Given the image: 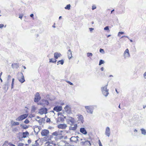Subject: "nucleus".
<instances>
[{"label":"nucleus","instance_id":"nucleus-1","mask_svg":"<svg viewBox=\"0 0 146 146\" xmlns=\"http://www.w3.org/2000/svg\"><path fill=\"white\" fill-rule=\"evenodd\" d=\"M108 85V84L104 87H102L101 88L102 94L106 97L109 94L108 92L109 90L107 89Z\"/></svg>","mask_w":146,"mask_h":146},{"label":"nucleus","instance_id":"nucleus-2","mask_svg":"<svg viewBox=\"0 0 146 146\" xmlns=\"http://www.w3.org/2000/svg\"><path fill=\"white\" fill-rule=\"evenodd\" d=\"M17 76L18 79L21 83H23L25 81L24 76L22 72L18 73Z\"/></svg>","mask_w":146,"mask_h":146},{"label":"nucleus","instance_id":"nucleus-3","mask_svg":"<svg viewBox=\"0 0 146 146\" xmlns=\"http://www.w3.org/2000/svg\"><path fill=\"white\" fill-rule=\"evenodd\" d=\"M85 107L88 113L91 114L92 113L94 109L93 106H85Z\"/></svg>","mask_w":146,"mask_h":146},{"label":"nucleus","instance_id":"nucleus-4","mask_svg":"<svg viewBox=\"0 0 146 146\" xmlns=\"http://www.w3.org/2000/svg\"><path fill=\"white\" fill-rule=\"evenodd\" d=\"M28 114H25L19 116L16 120L17 121H22L24 119L26 118L28 116Z\"/></svg>","mask_w":146,"mask_h":146},{"label":"nucleus","instance_id":"nucleus-5","mask_svg":"<svg viewBox=\"0 0 146 146\" xmlns=\"http://www.w3.org/2000/svg\"><path fill=\"white\" fill-rule=\"evenodd\" d=\"M47 109L46 108H42L40 109L38 113L40 115L46 114L47 112Z\"/></svg>","mask_w":146,"mask_h":146},{"label":"nucleus","instance_id":"nucleus-6","mask_svg":"<svg viewBox=\"0 0 146 146\" xmlns=\"http://www.w3.org/2000/svg\"><path fill=\"white\" fill-rule=\"evenodd\" d=\"M79 137L78 136H73L71 137L70 139V141L72 142L77 143L78 141V138Z\"/></svg>","mask_w":146,"mask_h":146},{"label":"nucleus","instance_id":"nucleus-7","mask_svg":"<svg viewBox=\"0 0 146 146\" xmlns=\"http://www.w3.org/2000/svg\"><path fill=\"white\" fill-rule=\"evenodd\" d=\"M58 128L59 129H65L67 127V125L66 124H60L57 126Z\"/></svg>","mask_w":146,"mask_h":146},{"label":"nucleus","instance_id":"nucleus-8","mask_svg":"<svg viewBox=\"0 0 146 146\" xmlns=\"http://www.w3.org/2000/svg\"><path fill=\"white\" fill-rule=\"evenodd\" d=\"M105 134L108 137H109L110 135V127H107L106 128Z\"/></svg>","mask_w":146,"mask_h":146},{"label":"nucleus","instance_id":"nucleus-9","mask_svg":"<svg viewBox=\"0 0 146 146\" xmlns=\"http://www.w3.org/2000/svg\"><path fill=\"white\" fill-rule=\"evenodd\" d=\"M125 58H129L130 56V54L128 49H126L123 54Z\"/></svg>","mask_w":146,"mask_h":146},{"label":"nucleus","instance_id":"nucleus-10","mask_svg":"<svg viewBox=\"0 0 146 146\" xmlns=\"http://www.w3.org/2000/svg\"><path fill=\"white\" fill-rule=\"evenodd\" d=\"M49 131L48 130L44 129L41 132V135L42 136H46L48 134Z\"/></svg>","mask_w":146,"mask_h":146},{"label":"nucleus","instance_id":"nucleus-11","mask_svg":"<svg viewBox=\"0 0 146 146\" xmlns=\"http://www.w3.org/2000/svg\"><path fill=\"white\" fill-rule=\"evenodd\" d=\"M64 109L65 111L68 113H70L71 112V109L70 107V106L68 105H66V107L64 108Z\"/></svg>","mask_w":146,"mask_h":146},{"label":"nucleus","instance_id":"nucleus-12","mask_svg":"<svg viewBox=\"0 0 146 146\" xmlns=\"http://www.w3.org/2000/svg\"><path fill=\"white\" fill-rule=\"evenodd\" d=\"M71 125L69 127V130H70L75 131L76 130L77 127V124Z\"/></svg>","mask_w":146,"mask_h":146},{"label":"nucleus","instance_id":"nucleus-13","mask_svg":"<svg viewBox=\"0 0 146 146\" xmlns=\"http://www.w3.org/2000/svg\"><path fill=\"white\" fill-rule=\"evenodd\" d=\"M62 108L60 106H56L55 107L53 108V110L56 111L57 112L60 111L62 110Z\"/></svg>","mask_w":146,"mask_h":146},{"label":"nucleus","instance_id":"nucleus-14","mask_svg":"<svg viewBox=\"0 0 146 146\" xmlns=\"http://www.w3.org/2000/svg\"><path fill=\"white\" fill-rule=\"evenodd\" d=\"M68 123L70 125L73 124L74 122V118L71 117H70L68 119Z\"/></svg>","mask_w":146,"mask_h":146},{"label":"nucleus","instance_id":"nucleus-15","mask_svg":"<svg viewBox=\"0 0 146 146\" xmlns=\"http://www.w3.org/2000/svg\"><path fill=\"white\" fill-rule=\"evenodd\" d=\"M35 120L38 122L40 125H42L43 122L45 121V119L44 118H42L41 119H39V120H38L36 119Z\"/></svg>","mask_w":146,"mask_h":146},{"label":"nucleus","instance_id":"nucleus-16","mask_svg":"<svg viewBox=\"0 0 146 146\" xmlns=\"http://www.w3.org/2000/svg\"><path fill=\"white\" fill-rule=\"evenodd\" d=\"M52 134L54 136H59L60 139H62L63 137H62L60 136V135H62V134L61 133H59L57 131H55Z\"/></svg>","mask_w":146,"mask_h":146},{"label":"nucleus","instance_id":"nucleus-17","mask_svg":"<svg viewBox=\"0 0 146 146\" xmlns=\"http://www.w3.org/2000/svg\"><path fill=\"white\" fill-rule=\"evenodd\" d=\"M67 54L68 58L69 59H70L72 57V53L70 49H69L68 50Z\"/></svg>","mask_w":146,"mask_h":146},{"label":"nucleus","instance_id":"nucleus-18","mask_svg":"<svg viewBox=\"0 0 146 146\" xmlns=\"http://www.w3.org/2000/svg\"><path fill=\"white\" fill-rule=\"evenodd\" d=\"M80 131L84 135H86L87 132L84 128H81L80 129Z\"/></svg>","mask_w":146,"mask_h":146},{"label":"nucleus","instance_id":"nucleus-19","mask_svg":"<svg viewBox=\"0 0 146 146\" xmlns=\"http://www.w3.org/2000/svg\"><path fill=\"white\" fill-rule=\"evenodd\" d=\"M54 57L56 59H57L58 57H60L61 55L60 53L57 52L54 53Z\"/></svg>","mask_w":146,"mask_h":146},{"label":"nucleus","instance_id":"nucleus-20","mask_svg":"<svg viewBox=\"0 0 146 146\" xmlns=\"http://www.w3.org/2000/svg\"><path fill=\"white\" fill-rule=\"evenodd\" d=\"M11 66L13 68H17L19 67V64L17 63H13L12 64Z\"/></svg>","mask_w":146,"mask_h":146},{"label":"nucleus","instance_id":"nucleus-21","mask_svg":"<svg viewBox=\"0 0 146 146\" xmlns=\"http://www.w3.org/2000/svg\"><path fill=\"white\" fill-rule=\"evenodd\" d=\"M29 133L28 132L26 131L25 132H23V136L22 137L25 138L27 136V135H28Z\"/></svg>","mask_w":146,"mask_h":146},{"label":"nucleus","instance_id":"nucleus-22","mask_svg":"<svg viewBox=\"0 0 146 146\" xmlns=\"http://www.w3.org/2000/svg\"><path fill=\"white\" fill-rule=\"evenodd\" d=\"M40 97H35L34 100V101L35 102H38L40 99Z\"/></svg>","mask_w":146,"mask_h":146},{"label":"nucleus","instance_id":"nucleus-23","mask_svg":"<svg viewBox=\"0 0 146 146\" xmlns=\"http://www.w3.org/2000/svg\"><path fill=\"white\" fill-rule=\"evenodd\" d=\"M141 133L142 134L144 135H146V131L144 129H141Z\"/></svg>","mask_w":146,"mask_h":146},{"label":"nucleus","instance_id":"nucleus-24","mask_svg":"<svg viewBox=\"0 0 146 146\" xmlns=\"http://www.w3.org/2000/svg\"><path fill=\"white\" fill-rule=\"evenodd\" d=\"M21 127L22 128L24 129H27L28 128V126L27 125H21Z\"/></svg>","mask_w":146,"mask_h":146},{"label":"nucleus","instance_id":"nucleus-25","mask_svg":"<svg viewBox=\"0 0 146 146\" xmlns=\"http://www.w3.org/2000/svg\"><path fill=\"white\" fill-rule=\"evenodd\" d=\"M71 5L70 4H69L67 5L65 7V9H68L69 10L70 9Z\"/></svg>","mask_w":146,"mask_h":146},{"label":"nucleus","instance_id":"nucleus-26","mask_svg":"<svg viewBox=\"0 0 146 146\" xmlns=\"http://www.w3.org/2000/svg\"><path fill=\"white\" fill-rule=\"evenodd\" d=\"M18 129L17 128H13L12 129V131L14 133H16L18 131Z\"/></svg>","mask_w":146,"mask_h":146},{"label":"nucleus","instance_id":"nucleus-27","mask_svg":"<svg viewBox=\"0 0 146 146\" xmlns=\"http://www.w3.org/2000/svg\"><path fill=\"white\" fill-rule=\"evenodd\" d=\"M36 110V108L34 106H33L32 107L31 112L32 113H34L35 112Z\"/></svg>","mask_w":146,"mask_h":146},{"label":"nucleus","instance_id":"nucleus-28","mask_svg":"<svg viewBox=\"0 0 146 146\" xmlns=\"http://www.w3.org/2000/svg\"><path fill=\"white\" fill-rule=\"evenodd\" d=\"M84 144L88 145H91V144L90 143V142L89 141H85V142L84 143Z\"/></svg>","mask_w":146,"mask_h":146},{"label":"nucleus","instance_id":"nucleus-29","mask_svg":"<svg viewBox=\"0 0 146 146\" xmlns=\"http://www.w3.org/2000/svg\"><path fill=\"white\" fill-rule=\"evenodd\" d=\"M49 62H55L56 61V59H53L52 58L50 59Z\"/></svg>","mask_w":146,"mask_h":146},{"label":"nucleus","instance_id":"nucleus-30","mask_svg":"<svg viewBox=\"0 0 146 146\" xmlns=\"http://www.w3.org/2000/svg\"><path fill=\"white\" fill-rule=\"evenodd\" d=\"M64 60H59L58 62V64L57 65H58V64H60V63L62 65L64 64Z\"/></svg>","mask_w":146,"mask_h":146},{"label":"nucleus","instance_id":"nucleus-31","mask_svg":"<svg viewBox=\"0 0 146 146\" xmlns=\"http://www.w3.org/2000/svg\"><path fill=\"white\" fill-rule=\"evenodd\" d=\"M104 63V62L103 60H101L100 61L99 65L100 66L102 64H103Z\"/></svg>","mask_w":146,"mask_h":146},{"label":"nucleus","instance_id":"nucleus-32","mask_svg":"<svg viewBox=\"0 0 146 146\" xmlns=\"http://www.w3.org/2000/svg\"><path fill=\"white\" fill-rule=\"evenodd\" d=\"M38 140H36L35 141V143L32 146H38L39 145L38 143H37Z\"/></svg>","mask_w":146,"mask_h":146},{"label":"nucleus","instance_id":"nucleus-33","mask_svg":"<svg viewBox=\"0 0 146 146\" xmlns=\"http://www.w3.org/2000/svg\"><path fill=\"white\" fill-rule=\"evenodd\" d=\"M87 55L88 57H89L90 56H92L93 54L91 53L88 52L87 53Z\"/></svg>","mask_w":146,"mask_h":146},{"label":"nucleus","instance_id":"nucleus-34","mask_svg":"<svg viewBox=\"0 0 146 146\" xmlns=\"http://www.w3.org/2000/svg\"><path fill=\"white\" fill-rule=\"evenodd\" d=\"M14 81V79L13 78L12 80V84H11V87L12 89L13 87Z\"/></svg>","mask_w":146,"mask_h":146},{"label":"nucleus","instance_id":"nucleus-35","mask_svg":"<svg viewBox=\"0 0 146 146\" xmlns=\"http://www.w3.org/2000/svg\"><path fill=\"white\" fill-rule=\"evenodd\" d=\"M43 102H45V103L46 105H48L49 104V102L48 100H44Z\"/></svg>","mask_w":146,"mask_h":146},{"label":"nucleus","instance_id":"nucleus-36","mask_svg":"<svg viewBox=\"0 0 146 146\" xmlns=\"http://www.w3.org/2000/svg\"><path fill=\"white\" fill-rule=\"evenodd\" d=\"M19 124V123L18 122H14L13 123V125H18Z\"/></svg>","mask_w":146,"mask_h":146},{"label":"nucleus","instance_id":"nucleus-37","mask_svg":"<svg viewBox=\"0 0 146 146\" xmlns=\"http://www.w3.org/2000/svg\"><path fill=\"white\" fill-rule=\"evenodd\" d=\"M126 37L127 38H128L129 40H130V41L131 42H133V40H131V39H129V37L127 36H122L121 38H123V37Z\"/></svg>","mask_w":146,"mask_h":146},{"label":"nucleus","instance_id":"nucleus-38","mask_svg":"<svg viewBox=\"0 0 146 146\" xmlns=\"http://www.w3.org/2000/svg\"><path fill=\"white\" fill-rule=\"evenodd\" d=\"M24 122L26 123V124H27L29 122V120L27 119H26L24 121Z\"/></svg>","mask_w":146,"mask_h":146},{"label":"nucleus","instance_id":"nucleus-39","mask_svg":"<svg viewBox=\"0 0 146 146\" xmlns=\"http://www.w3.org/2000/svg\"><path fill=\"white\" fill-rule=\"evenodd\" d=\"M46 146H52V144L51 143H46Z\"/></svg>","mask_w":146,"mask_h":146},{"label":"nucleus","instance_id":"nucleus-40","mask_svg":"<svg viewBox=\"0 0 146 146\" xmlns=\"http://www.w3.org/2000/svg\"><path fill=\"white\" fill-rule=\"evenodd\" d=\"M79 118H80V119L81 120H82L83 119V116H82V115H80L79 116Z\"/></svg>","mask_w":146,"mask_h":146},{"label":"nucleus","instance_id":"nucleus-41","mask_svg":"<svg viewBox=\"0 0 146 146\" xmlns=\"http://www.w3.org/2000/svg\"><path fill=\"white\" fill-rule=\"evenodd\" d=\"M100 52L101 53H104V49H102V48H100Z\"/></svg>","mask_w":146,"mask_h":146},{"label":"nucleus","instance_id":"nucleus-42","mask_svg":"<svg viewBox=\"0 0 146 146\" xmlns=\"http://www.w3.org/2000/svg\"><path fill=\"white\" fill-rule=\"evenodd\" d=\"M96 7L95 5H93L92 7V9L94 10L96 8Z\"/></svg>","mask_w":146,"mask_h":146},{"label":"nucleus","instance_id":"nucleus-43","mask_svg":"<svg viewBox=\"0 0 146 146\" xmlns=\"http://www.w3.org/2000/svg\"><path fill=\"white\" fill-rule=\"evenodd\" d=\"M35 97H40V95L38 92H37L35 95Z\"/></svg>","mask_w":146,"mask_h":146},{"label":"nucleus","instance_id":"nucleus-44","mask_svg":"<svg viewBox=\"0 0 146 146\" xmlns=\"http://www.w3.org/2000/svg\"><path fill=\"white\" fill-rule=\"evenodd\" d=\"M109 29V27L108 26H106L104 28V30H108Z\"/></svg>","mask_w":146,"mask_h":146},{"label":"nucleus","instance_id":"nucleus-45","mask_svg":"<svg viewBox=\"0 0 146 146\" xmlns=\"http://www.w3.org/2000/svg\"><path fill=\"white\" fill-rule=\"evenodd\" d=\"M24 145V144L23 143H19L18 144V146H23Z\"/></svg>","mask_w":146,"mask_h":146},{"label":"nucleus","instance_id":"nucleus-46","mask_svg":"<svg viewBox=\"0 0 146 146\" xmlns=\"http://www.w3.org/2000/svg\"><path fill=\"white\" fill-rule=\"evenodd\" d=\"M63 119V118L60 117L58 118V121H62Z\"/></svg>","mask_w":146,"mask_h":146},{"label":"nucleus","instance_id":"nucleus-47","mask_svg":"<svg viewBox=\"0 0 146 146\" xmlns=\"http://www.w3.org/2000/svg\"><path fill=\"white\" fill-rule=\"evenodd\" d=\"M23 15H19V18H20L21 19H22V18L23 17Z\"/></svg>","mask_w":146,"mask_h":146},{"label":"nucleus","instance_id":"nucleus-48","mask_svg":"<svg viewBox=\"0 0 146 146\" xmlns=\"http://www.w3.org/2000/svg\"><path fill=\"white\" fill-rule=\"evenodd\" d=\"M50 121V118H48L47 119L46 122H49Z\"/></svg>","mask_w":146,"mask_h":146},{"label":"nucleus","instance_id":"nucleus-49","mask_svg":"<svg viewBox=\"0 0 146 146\" xmlns=\"http://www.w3.org/2000/svg\"><path fill=\"white\" fill-rule=\"evenodd\" d=\"M90 31L91 32H92V31L94 29L93 28H89Z\"/></svg>","mask_w":146,"mask_h":146},{"label":"nucleus","instance_id":"nucleus-50","mask_svg":"<svg viewBox=\"0 0 146 146\" xmlns=\"http://www.w3.org/2000/svg\"><path fill=\"white\" fill-rule=\"evenodd\" d=\"M4 26V25L3 24H0V28H1L3 27Z\"/></svg>","mask_w":146,"mask_h":146},{"label":"nucleus","instance_id":"nucleus-51","mask_svg":"<svg viewBox=\"0 0 146 146\" xmlns=\"http://www.w3.org/2000/svg\"><path fill=\"white\" fill-rule=\"evenodd\" d=\"M68 83H69L70 84V85H73V84L70 81H68Z\"/></svg>","mask_w":146,"mask_h":146},{"label":"nucleus","instance_id":"nucleus-52","mask_svg":"<svg viewBox=\"0 0 146 146\" xmlns=\"http://www.w3.org/2000/svg\"><path fill=\"white\" fill-rule=\"evenodd\" d=\"M9 145H10V146H15V145L12 143H9Z\"/></svg>","mask_w":146,"mask_h":146},{"label":"nucleus","instance_id":"nucleus-53","mask_svg":"<svg viewBox=\"0 0 146 146\" xmlns=\"http://www.w3.org/2000/svg\"><path fill=\"white\" fill-rule=\"evenodd\" d=\"M30 17H33V16H34V15L33 14H31L30 15Z\"/></svg>","mask_w":146,"mask_h":146},{"label":"nucleus","instance_id":"nucleus-54","mask_svg":"<svg viewBox=\"0 0 146 146\" xmlns=\"http://www.w3.org/2000/svg\"><path fill=\"white\" fill-rule=\"evenodd\" d=\"M11 78V76L10 75H9L8 76V79L9 80Z\"/></svg>","mask_w":146,"mask_h":146},{"label":"nucleus","instance_id":"nucleus-55","mask_svg":"<svg viewBox=\"0 0 146 146\" xmlns=\"http://www.w3.org/2000/svg\"><path fill=\"white\" fill-rule=\"evenodd\" d=\"M124 33V32H119V34H122Z\"/></svg>","mask_w":146,"mask_h":146},{"label":"nucleus","instance_id":"nucleus-56","mask_svg":"<svg viewBox=\"0 0 146 146\" xmlns=\"http://www.w3.org/2000/svg\"><path fill=\"white\" fill-rule=\"evenodd\" d=\"M143 76L144 77L146 76V72L144 74Z\"/></svg>","mask_w":146,"mask_h":146},{"label":"nucleus","instance_id":"nucleus-57","mask_svg":"<svg viewBox=\"0 0 146 146\" xmlns=\"http://www.w3.org/2000/svg\"><path fill=\"white\" fill-rule=\"evenodd\" d=\"M99 146H102V143L101 142L99 143Z\"/></svg>","mask_w":146,"mask_h":146},{"label":"nucleus","instance_id":"nucleus-58","mask_svg":"<svg viewBox=\"0 0 146 146\" xmlns=\"http://www.w3.org/2000/svg\"><path fill=\"white\" fill-rule=\"evenodd\" d=\"M101 71H103L104 70V68L103 67H102L101 68Z\"/></svg>","mask_w":146,"mask_h":146},{"label":"nucleus","instance_id":"nucleus-59","mask_svg":"<svg viewBox=\"0 0 146 146\" xmlns=\"http://www.w3.org/2000/svg\"><path fill=\"white\" fill-rule=\"evenodd\" d=\"M40 117H39L38 116H36V119H40Z\"/></svg>","mask_w":146,"mask_h":146},{"label":"nucleus","instance_id":"nucleus-60","mask_svg":"<svg viewBox=\"0 0 146 146\" xmlns=\"http://www.w3.org/2000/svg\"><path fill=\"white\" fill-rule=\"evenodd\" d=\"M28 141V142L29 143H31V140H29Z\"/></svg>","mask_w":146,"mask_h":146},{"label":"nucleus","instance_id":"nucleus-61","mask_svg":"<svg viewBox=\"0 0 146 146\" xmlns=\"http://www.w3.org/2000/svg\"><path fill=\"white\" fill-rule=\"evenodd\" d=\"M2 72H1L0 73V78H1V75H2Z\"/></svg>","mask_w":146,"mask_h":146},{"label":"nucleus","instance_id":"nucleus-62","mask_svg":"<svg viewBox=\"0 0 146 146\" xmlns=\"http://www.w3.org/2000/svg\"><path fill=\"white\" fill-rule=\"evenodd\" d=\"M62 18V16H60L59 18V20H60V19H61Z\"/></svg>","mask_w":146,"mask_h":146},{"label":"nucleus","instance_id":"nucleus-63","mask_svg":"<svg viewBox=\"0 0 146 146\" xmlns=\"http://www.w3.org/2000/svg\"><path fill=\"white\" fill-rule=\"evenodd\" d=\"M134 131V132H137V130H136V129H135Z\"/></svg>","mask_w":146,"mask_h":146},{"label":"nucleus","instance_id":"nucleus-64","mask_svg":"<svg viewBox=\"0 0 146 146\" xmlns=\"http://www.w3.org/2000/svg\"><path fill=\"white\" fill-rule=\"evenodd\" d=\"M23 66L24 68V69H26V67H25V66Z\"/></svg>","mask_w":146,"mask_h":146}]
</instances>
